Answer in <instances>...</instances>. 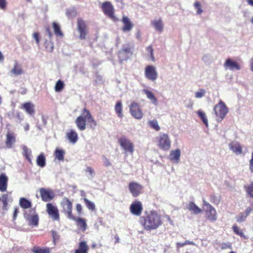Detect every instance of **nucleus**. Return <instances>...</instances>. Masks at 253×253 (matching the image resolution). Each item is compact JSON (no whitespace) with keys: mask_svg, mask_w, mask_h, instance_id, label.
Masks as SVG:
<instances>
[{"mask_svg":"<svg viewBox=\"0 0 253 253\" xmlns=\"http://www.w3.org/2000/svg\"><path fill=\"white\" fill-rule=\"evenodd\" d=\"M180 155L181 151L180 149H177L175 150H171L169 156V159L176 163H178L180 160Z\"/></svg>","mask_w":253,"mask_h":253,"instance_id":"obj_25","label":"nucleus"},{"mask_svg":"<svg viewBox=\"0 0 253 253\" xmlns=\"http://www.w3.org/2000/svg\"><path fill=\"white\" fill-rule=\"evenodd\" d=\"M247 217L244 212H241L237 217L236 221L238 222H242L246 220Z\"/></svg>","mask_w":253,"mask_h":253,"instance_id":"obj_49","label":"nucleus"},{"mask_svg":"<svg viewBox=\"0 0 253 253\" xmlns=\"http://www.w3.org/2000/svg\"><path fill=\"white\" fill-rule=\"evenodd\" d=\"M130 112L132 116L137 119H140L142 117V113L140 106L135 103L133 102L130 106Z\"/></svg>","mask_w":253,"mask_h":253,"instance_id":"obj_14","label":"nucleus"},{"mask_svg":"<svg viewBox=\"0 0 253 253\" xmlns=\"http://www.w3.org/2000/svg\"><path fill=\"white\" fill-rule=\"evenodd\" d=\"M33 37L36 40V43L38 45L40 43V34L38 32H35L33 34Z\"/></svg>","mask_w":253,"mask_h":253,"instance_id":"obj_52","label":"nucleus"},{"mask_svg":"<svg viewBox=\"0 0 253 253\" xmlns=\"http://www.w3.org/2000/svg\"><path fill=\"white\" fill-rule=\"evenodd\" d=\"M77 30L79 33V38L81 40H85L88 32V28L86 22L82 18L77 19Z\"/></svg>","mask_w":253,"mask_h":253,"instance_id":"obj_5","label":"nucleus"},{"mask_svg":"<svg viewBox=\"0 0 253 253\" xmlns=\"http://www.w3.org/2000/svg\"><path fill=\"white\" fill-rule=\"evenodd\" d=\"M228 146L230 150L237 155H240L243 152L242 147L237 141H232L229 144Z\"/></svg>","mask_w":253,"mask_h":253,"instance_id":"obj_18","label":"nucleus"},{"mask_svg":"<svg viewBox=\"0 0 253 253\" xmlns=\"http://www.w3.org/2000/svg\"><path fill=\"white\" fill-rule=\"evenodd\" d=\"M187 209L194 214H198L202 212L201 210L194 203L190 202L187 206Z\"/></svg>","mask_w":253,"mask_h":253,"instance_id":"obj_31","label":"nucleus"},{"mask_svg":"<svg viewBox=\"0 0 253 253\" xmlns=\"http://www.w3.org/2000/svg\"><path fill=\"white\" fill-rule=\"evenodd\" d=\"M86 122L89 123L90 127L93 129L97 126V123L89 111L84 108L82 112L81 115L78 117L76 119L75 123L79 130H84L86 128Z\"/></svg>","mask_w":253,"mask_h":253,"instance_id":"obj_1","label":"nucleus"},{"mask_svg":"<svg viewBox=\"0 0 253 253\" xmlns=\"http://www.w3.org/2000/svg\"><path fill=\"white\" fill-rule=\"evenodd\" d=\"M203 205H204V206L207 207V209H209L211 208V207H212V206H211L210 204H209L205 200H203Z\"/></svg>","mask_w":253,"mask_h":253,"instance_id":"obj_61","label":"nucleus"},{"mask_svg":"<svg viewBox=\"0 0 253 253\" xmlns=\"http://www.w3.org/2000/svg\"><path fill=\"white\" fill-rule=\"evenodd\" d=\"M122 22L123 24V26L122 28L123 31L126 32H129L131 30L133 27V25L127 16H124L122 18Z\"/></svg>","mask_w":253,"mask_h":253,"instance_id":"obj_20","label":"nucleus"},{"mask_svg":"<svg viewBox=\"0 0 253 253\" xmlns=\"http://www.w3.org/2000/svg\"><path fill=\"white\" fill-rule=\"evenodd\" d=\"M65 153V151L63 150L56 148L55 150L54 155L55 158L58 161H63Z\"/></svg>","mask_w":253,"mask_h":253,"instance_id":"obj_35","label":"nucleus"},{"mask_svg":"<svg viewBox=\"0 0 253 253\" xmlns=\"http://www.w3.org/2000/svg\"><path fill=\"white\" fill-rule=\"evenodd\" d=\"M194 6L195 8L197 9V14L198 15L201 14L203 12V10L202 9L200 2H196L194 3Z\"/></svg>","mask_w":253,"mask_h":253,"instance_id":"obj_51","label":"nucleus"},{"mask_svg":"<svg viewBox=\"0 0 253 253\" xmlns=\"http://www.w3.org/2000/svg\"><path fill=\"white\" fill-rule=\"evenodd\" d=\"M76 221L77 226L82 231H85L87 227L86 220L82 217H76L74 215L70 218Z\"/></svg>","mask_w":253,"mask_h":253,"instance_id":"obj_16","label":"nucleus"},{"mask_svg":"<svg viewBox=\"0 0 253 253\" xmlns=\"http://www.w3.org/2000/svg\"><path fill=\"white\" fill-rule=\"evenodd\" d=\"M130 210L134 215H140L142 211L141 203L140 202L133 203L130 206Z\"/></svg>","mask_w":253,"mask_h":253,"instance_id":"obj_21","label":"nucleus"},{"mask_svg":"<svg viewBox=\"0 0 253 253\" xmlns=\"http://www.w3.org/2000/svg\"><path fill=\"white\" fill-rule=\"evenodd\" d=\"M204 62H208L210 59V57L208 55H204L202 58Z\"/></svg>","mask_w":253,"mask_h":253,"instance_id":"obj_62","label":"nucleus"},{"mask_svg":"<svg viewBox=\"0 0 253 253\" xmlns=\"http://www.w3.org/2000/svg\"><path fill=\"white\" fill-rule=\"evenodd\" d=\"M52 26L54 34L57 36H62L63 33L61 32L59 25L55 22L52 23Z\"/></svg>","mask_w":253,"mask_h":253,"instance_id":"obj_40","label":"nucleus"},{"mask_svg":"<svg viewBox=\"0 0 253 253\" xmlns=\"http://www.w3.org/2000/svg\"><path fill=\"white\" fill-rule=\"evenodd\" d=\"M158 142L159 146L161 149L167 151L170 149L171 141L167 134L163 133L160 134Z\"/></svg>","mask_w":253,"mask_h":253,"instance_id":"obj_10","label":"nucleus"},{"mask_svg":"<svg viewBox=\"0 0 253 253\" xmlns=\"http://www.w3.org/2000/svg\"><path fill=\"white\" fill-rule=\"evenodd\" d=\"M224 67L225 69L231 71L239 70L241 69L239 64L230 58H228L226 60L224 64Z\"/></svg>","mask_w":253,"mask_h":253,"instance_id":"obj_15","label":"nucleus"},{"mask_svg":"<svg viewBox=\"0 0 253 253\" xmlns=\"http://www.w3.org/2000/svg\"><path fill=\"white\" fill-rule=\"evenodd\" d=\"M132 47L129 44H125L118 53L120 61L127 60L132 54Z\"/></svg>","mask_w":253,"mask_h":253,"instance_id":"obj_7","label":"nucleus"},{"mask_svg":"<svg viewBox=\"0 0 253 253\" xmlns=\"http://www.w3.org/2000/svg\"><path fill=\"white\" fill-rule=\"evenodd\" d=\"M250 169L251 172H253V151L252 154V158L250 161Z\"/></svg>","mask_w":253,"mask_h":253,"instance_id":"obj_58","label":"nucleus"},{"mask_svg":"<svg viewBox=\"0 0 253 253\" xmlns=\"http://www.w3.org/2000/svg\"><path fill=\"white\" fill-rule=\"evenodd\" d=\"M76 209L77 213L79 214H81L82 212V206L80 204H77L76 205Z\"/></svg>","mask_w":253,"mask_h":253,"instance_id":"obj_55","label":"nucleus"},{"mask_svg":"<svg viewBox=\"0 0 253 253\" xmlns=\"http://www.w3.org/2000/svg\"><path fill=\"white\" fill-rule=\"evenodd\" d=\"M128 188L133 196L136 197L140 194L141 186L137 183L130 182L129 184Z\"/></svg>","mask_w":253,"mask_h":253,"instance_id":"obj_19","label":"nucleus"},{"mask_svg":"<svg viewBox=\"0 0 253 253\" xmlns=\"http://www.w3.org/2000/svg\"><path fill=\"white\" fill-rule=\"evenodd\" d=\"M103 160L104 165L105 167H107L111 166V163L105 156H103Z\"/></svg>","mask_w":253,"mask_h":253,"instance_id":"obj_57","label":"nucleus"},{"mask_svg":"<svg viewBox=\"0 0 253 253\" xmlns=\"http://www.w3.org/2000/svg\"><path fill=\"white\" fill-rule=\"evenodd\" d=\"M66 15L69 18H74L77 15V11L75 8L68 9L66 10Z\"/></svg>","mask_w":253,"mask_h":253,"instance_id":"obj_47","label":"nucleus"},{"mask_svg":"<svg viewBox=\"0 0 253 253\" xmlns=\"http://www.w3.org/2000/svg\"><path fill=\"white\" fill-rule=\"evenodd\" d=\"M60 206L62 208V212L65 214L68 218L70 219L73 216V204L69 199L67 197L62 198Z\"/></svg>","mask_w":253,"mask_h":253,"instance_id":"obj_4","label":"nucleus"},{"mask_svg":"<svg viewBox=\"0 0 253 253\" xmlns=\"http://www.w3.org/2000/svg\"><path fill=\"white\" fill-rule=\"evenodd\" d=\"M16 139L13 133L8 132L6 134L5 145L7 148H11L12 145L15 142Z\"/></svg>","mask_w":253,"mask_h":253,"instance_id":"obj_27","label":"nucleus"},{"mask_svg":"<svg viewBox=\"0 0 253 253\" xmlns=\"http://www.w3.org/2000/svg\"><path fill=\"white\" fill-rule=\"evenodd\" d=\"M101 8L106 16L113 21H118L117 18L115 16V10L113 5L110 1H106L102 3Z\"/></svg>","mask_w":253,"mask_h":253,"instance_id":"obj_6","label":"nucleus"},{"mask_svg":"<svg viewBox=\"0 0 253 253\" xmlns=\"http://www.w3.org/2000/svg\"><path fill=\"white\" fill-rule=\"evenodd\" d=\"M23 155L27 159L28 162L30 164H32V160L31 158V152L30 151H29V149L25 146L24 147V148H23Z\"/></svg>","mask_w":253,"mask_h":253,"instance_id":"obj_44","label":"nucleus"},{"mask_svg":"<svg viewBox=\"0 0 253 253\" xmlns=\"http://www.w3.org/2000/svg\"><path fill=\"white\" fill-rule=\"evenodd\" d=\"M20 108L24 110L30 116H34L35 113V105L32 102H27L22 104Z\"/></svg>","mask_w":253,"mask_h":253,"instance_id":"obj_17","label":"nucleus"},{"mask_svg":"<svg viewBox=\"0 0 253 253\" xmlns=\"http://www.w3.org/2000/svg\"><path fill=\"white\" fill-rule=\"evenodd\" d=\"M143 226L147 230L157 229L162 224L161 216L155 211L146 212Z\"/></svg>","mask_w":253,"mask_h":253,"instance_id":"obj_2","label":"nucleus"},{"mask_svg":"<svg viewBox=\"0 0 253 253\" xmlns=\"http://www.w3.org/2000/svg\"><path fill=\"white\" fill-rule=\"evenodd\" d=\"M252 211H253V209L251 208L248 207L246 209V210H245V212H244V213L246 214V215L248 216L250 214V213Z\"/></svg>","mask_w":253,"mask_h":253,"instance_id":"obj_59","label":"nucleus"},{"mask_svg":"<svg viewBox=\"0 0 253 253\" xmlns=\"http://www.w3.org/2000/svg\"><path fill=\"white\" fill-rule=\"evenodd\" d=\"M206 90L203 88H200L195 93V97L197 98H201L205 96L206 94Z\"/></svg>","mask_w":253,"mask_h":253,"instance_id":"obj_48","label":"nucleus"},{"mask_svg":"<svg viewBox=\"0 0 253 253\" xmlns=\"http://www.w3.org/2000/svg\"><path fill=\"white\" fill-rule=\"evenodd\" d=\"M187 245H196V244L192 241H190L189 240H186L185 242H184L183 243H177L176 246L177 248H181L184 246Z\"/></svg>","mask_w":253,"mask_h":253,"instance_id":"obj_50","label":"nucleus"},{"mask_svg":"<svg viewBox=\"0 0 253 253\" xmlns=\"http://www.w3.org/2000/svg\"><path fill=\"white\" fill-rule=\"evenodd\" d=\"M66 135L69 141L73 144L76 143L78 140V133L73 129L70 130Z\"/></svg>","mask_w":253,"mask_h":253,"instance_id":"obj_24","label":"nucleus"},{"mask_svg":"<svg viewBox=\"0 0 253 253\" xmlns=\"http://www.w3.org/2000/svg\"><path fill=\"white\" fill-rule=\"evenodd\" d=\"M149 126L155 129L156 131H159L160 129V127L159 126L158 121L156 120H153L148 122Z\"/></svg>","mask_w":253,"mask_h":253,"instance_id":"obj_41","label":"nucleus"},{"mask_svg":"<svg viewBox=\"0 0 253 253\" xmlns=\"http://www.w3.org/2000/svg\"><path fill=\"white\" fill-rule=\"evenodd\" d=\"M46 211L53 220L59 221L60 220L59 210L57 207L52 203H48L46 204Z\"/></svg>","mask_w":253,"mask_h":253,"instance_id":"obj_8","label":"nucleus"},{"mask_svg":"<svg viewBox=\"0 0 253 253\" xmlns=\"http://www.w3.org/2000/svg\"><path fill=\"white\" fill-rule=\"evenodd\" d=\"M29 213H25V217L29 221V224L35 226H37L39 224V217L36 212L35 208L31 209L29 211Z\"/></svg>","mask_w":253,"mask_h":253,"instance_id":"obj_9","label":"nucleus"},{"mask_svg":"<svg viewBox=\"0 0 253 253\" xmlns=\"http://www.w3.org/2000/svg\"><path fill=\"white\" fill-rule=\"evenodd\" d=\"M89 248L85 241L79 243V248L75 251L74 253H88Z\"/></svg>","mask_w":253,"mask_h":253,"instance_id":"obj_28","label":"nucleus"},{"mask_svg":"<svg viewBox=\"0 0 253 253\" xmlns=\"http://www.w3.org/2000/svg\"><path fill=\"white\" fill-rule=\"evenodd\" d=\"M16 118L20 121H22L23 120V116L19 112L16 114Z\"/></svg>","mask_w":253,"mask_h":253,"instance_id":"obj_64","label":"nucleus"},{"mask_svg":"<svg viewBox=\"0 0 253 253\" xmlns=\"http://www.w3.org/2000/svg\"><path fill=\"white\" fill-rule=\"evenodd\" d=\"M32 252L33 253H50V250L49 248H42L38 246H34L32 249Z\"/></svg>","mask_w":253,"mask_h":253,"instance_id":"obj_32","label":"nucleus"},{"mask_svg":"<svg viewBox=\"0 0 253 253\" xmlns=\"http://www.w3.org/2000/svg\"><path fill=\"white\" fill-rule=\"evenodd\" d=\"M19 205L20 207L24 209H27L31 208V202L25 198H21L19 200Z\"/></svg>","mask_w":253,"mask_h":253,"instance_id":"obj_33","label":"nucleus"},{"mask_svg":"<svg viewBox=\"0 0 253 253\" xmlns=\"http://www.w3.org/2000/svg\"><path fill=\"white\" fill-rule=\"evenodd\" d=\"M145 76L149 81H155L158 77L156 67L153 65L147 66L145 69Z\"/></svg>","mask_w":253,"mask_h":253,"instance_id":"obj_11","label":"nucleus"},{"mask_svg":"<svg viewBox=\"0 0 253 253\" xmlns=\"http://www.w3.org/2000/svg\"><path fill=\"white\" fill-rule=\"evenodd\" d=\"M84 201L85 206L89 210L94 211L95 210V206L93 202L90 201L86 198H84Z\"/></svg>","mask_w":253,"mask_h":253,"instance_id":"obj_42","label":"nucleus"},{"mask_svg":"<svg viewBox=\"0 0 253 253\" xmlns=\"http://www.w3.org/2000/svg\"><path fill=\"white\" fill-rule=\"evenodd\" d=\"M250 69L253 72V57L250 59Z\"/></svg>","mask_w":253,"mask_h":253,"instance_id":"obj_63","label":"nucleus"},{"mask_svg":"<svg viewBox=\"0 0 253 253\" xmlns=\"http://www.w3.org/2000/svg\"><path fill=\"white\" fill-rule=\"evenodd\" d=\"M37 164L41 168H43L45 166V158L43 153L40 154L38 156L37 159Z\"/></svg>","mask_w":253,"mask_h":253,"instance_id":"obj_37","label":"nucleus"},{"mask_svg":"<svg viewBox=\"0 0 253 253\" xmlns=\"http://www.w3.org/2000/svg\"><path fill=\"white\" fill-rule=\"evenodd\" d=\"M119 142L126 153L129 152L131 154L133 152V145L128 139L125 137H120L119 139Z\"/></svg>","mask_w":253,"mask_h":253,"instance_id":"obj_13","label":"nucleus"},{"mask_svg":"<svg viewBox=\"0 0 253 253\" xmlns=\"http://www.w3.org/2000/svg\"><path fill=\"white\" fill-rule=\"evenodd\" d=\"M46 32L48 35L49 38H51L52 37V34L50 31V29L49 27L45 28Z\"/></svg>","mask_w":253,"mask_h":253,"instance_id":"obj_60","label":"nucleus"},{"mask_svg":"<svg viewBox=\"0 0 253 253\" xmlns=\"http://www.w3.org/2000/svg\"><path fill=\"white\" fill-rule=\"evenodd\" d=\"M64 83L61 80H59L56 83L54 89L56 92H59L61 91L64 87Z\"/></svg>","mask_w":253,"mask_h":253,"instance_id":"obj_43","label":"nucleus"},{"mask_svg":"<svg viewBox=\"0 0 253 253\" xmlns=\"http://www.w3.org/2000/svg\"><path fill=\"white\" fill-rule=\"evenodd\" d=\"M8 195L7 194H3L2 196V210L3 211L2 212V214H4V211H7V206H8Z\"/></svg>","mask_w":253,"mask_h":253,"instance_id":"obj_38","label":"nucleus"},{"mask_svg":"<svg viewBox=\"0 0 253 253\" xmlns=\"http://www.w3.org/2000/svg\"><path fill=\"white\" fill-rule=\"evenodd\" d=\"M6 0H0V8L5 10L6 7Z\"/></svg>","mask_w":253,"mask_h":253,"instance_id":"obj_53","label":"nucleus"},{"mask_svg":"<svg viewBox=\"0 0 253 253\" xmlns=\"http://www.w3.org/2000/svg\"><path fill=\"white\" fill-rule=\"evenodd\" d=\"M221 249L222 250L231 249V245L230 243H222L221 244Z\"/></svg>","mask_w":253,"mask_h":253,"instance_id":"obj_54","label":"nucleus"},{"mask_svg":"<svg viewBox=\"0 0 253 253\" xmlns=\"http://www.w3.org/2000/svg\"><path fill=\"white\" fill-rule=\"evenodd\" d=\"M39 192L42 200L43 202H49L55 197L54 193L50 189L41 188L39 189Z\"/></svg>","mask_w":253,"mask_h":253,"instance_id":"obj_12","label":"nucleus"},{"mask_svg":"<svg viewBox=\"0 0 253 253\" xmlns=\"http://www.w3.org/2000/svg\"><path fill=\"white\" fill-rule=\"evenodd\" d=\"M151 24L156 31L161 33L164 28V24L161 19H156L152 21Z\"/></svg>","mask_w":253,"mask_h":253,"instance_id":"obj_26","label":"nucleus"},{"mask_svg":"<svg viewBox=\"0 0 253 253\" xmlns=\"http://www.w3.org/2000/svg\"><path fill=\"white\" fill-rule=\"evenodd\" d=\"M145 57L149 60L152 62L155 61V59L154 56V49L152 45H149L145 49Z\"/></svg>","mask_w":253,"mask_h":253,"instance_id":"obj_29","label":"nucleus"},{"mask_svg":"<svg viewBox=\"0 0 253 253\" xmlns=\"http://www.w3.org/2000/svg\"><path fill=\"white\" fill-rule=\"evenodd\" d=\"M8 177L3 173L0 175V191L3 192L6 191L8 184Z\"/></svg>","mask_w":253,"mask_h":253,"instance_id":"obj_22","label":"nucleus"},{"mask_svg":"<svg viewBox=\"0 0 253 253\" xmlns=\"http://www.w3.org/2000/svg\"><path fill=\"white\" fill-rule=\"evenodd\" d=\"M213 110L215 116L216 121L218 122H220L223 120L229 111L226 104L221 100H220L218 103L214 106Z\"/></svg>","mask_w":253,"mask_h":253,"instance_id":"obj_3","label":"nucleus"},{"mask_svg":"<svg viewBox=\"0 0 253 253\" xmlns=\"http://www.w3.org/2000/svg\"><path fill=\"white\" fill-rule=\"evenodd\" d=\"M11 72L15 75H20L23 73V71L22 67L17 63H15L14 65L13 68L12 69Z\"/></svg>","mask_w":253,"mask_h":253,"instance_id":"obj_36","label":"nucleus"},{"mask_svg":"<svg viewBox=\"0 0 253 253\" xmlns=\"http://www.w3.org/2000/svg\"><path fill=\"white\" fill-rule=\"evenodd\" d=\"M206 212L208 215V219L212 221H214L216 220V211L213 207H211V208L207 209Z\"/></svg>","mask_w":253,"mask_h":253,"instance_id":"obj_30","label":"nucleus"},{"mask_svg":"<svg viewBox=\"0 0 253 253\" xmlns=\"http://www.w3.org/2000/svg\"><path fill=\"white\" fill-rule=\"evenodd\" d=\"M244 188L248 194L251 197L253 198V182L250 185H246Z\"/></svg>","mask_w":253,"mask_h":253,"instance_id":"obj_45","label":"nucleus"},{"mask_svg":"<svg viewBox=\"0 0 253 253\" xmlns=\"http://www.w3.org/2000/svg\"><path fill=\"white\" fill-rule=\"evenodd\" d=\"M85 171L86 172H88L91 176L94 175V169L90 167H87L86 168V169H85Z\"/></svg>","mask_w":253,"mask_h":253,"instance_id":"obj_56","label":"nucleus"},{"mask_svg":"<svg viewBox=\"0 0 253 253\" xmlns=\"http://www.w3.org/2000/svg\"><path fill=\"white\" fill-rule=\"evenodd\" d=\"M233 230L234 232L237 234L239 235L241 237H243L245 239H246L247 237L245 235L243 232L236 225H234L232 227Z\"/></svg>","mask_w":253,"mask_h":253,"instance_id":"obj_46","label":"nucleus"},{"mask_svg":"<svg viewBox=\"0 0 253 253\" xmlns=\"http://www.w3.org/2000/svg\"><path fill=\"white\" fill-rule=\"evenodd\" d=\"M143 92L146 95L147 98L149 100L151 103L156 106L158 105V100L152 91L148 89H143Z\"/></svg>","mask_w":253,"mask_h":253,"instance_id":"obj_23","label":"nucleus"},{"mask_svg":"<svg viewBox=\"0 0 253 253\" xmlns=\"http://www.w3.org/2000/svg\"><path fill=\"white\" fill-rule=\"evenodd\" d=\"M197 114H198V116H199V117L202 120V121H203V123L205 124V125L207 127H208V126H209L208 120V119H207V117L206 116L205 113L204 112L202 111V110H200L197 112Z\"/></svg>","mask_w":253,"mask_h":253,"instance_id":"obj_39","label":"nucleus"},{"mask_svg":"<svg viewBox=\"0 0 253 253\" xmlns=\"http://www.w3.org/2000/svg\"><path fill=\"white\" fill-rule=\"evenodd\" d=\"M115 110L118 116L122 118L123 117V106L122 103L121 101H118L117 102L115 106Z\"/></svg>","mask_w":253,"mask_h":253,"instance_id":"obj_34","label":"nucleus"}]
</instances>
